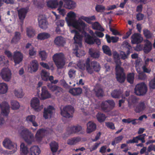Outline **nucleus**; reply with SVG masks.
<instances>
[{
	"label": "nucleus",
	"instance_id": "obj_1",
	"mask_svg": "<svg viewBox=\"0 0 155 155\" xmlns=\"http://www.w3.org/2000/svg\"><path fill=\"white\" fill-rule=\"evenodd\" d=\"M76 18V14L71 11L68 13L65 20L68 26L70 27L71 32L74 34V39L75 43H78L80 45L82 36L79 35L84 30L87 25L82 21L77 20Z\"/></svg>",
	"mask_w": 155,
	"mask_h": 155
},
{
	"label": "nucleus",
	"instance_id": "obj_2",
	"mask_svg": "<svg viewBox=\"0 0 155 155\" xmlns=\"http://www.w3.org/2000/svg\"><path fill=\"white\" fill-rule=\"evenodd\" d=\"M19 133L21 137L28 144H31L35 141L41 142L43 138L48 134V131L44 129L38 130L35 137L33 134L26 128L24 129Z\"/></svg>",
	"mask_w": 155,
	"mask_h": 155
},
{
	"label": "nucleus",
	"instance_id": "obj_3",
	"mask_svg": "<svg viewBox=\"0 0 155 155\" xmlns=\"http://www.w3.org/2000/svg\"><path fill=\"white\" fill-rule=\"evenodd\" d=\"M129 52H128L127 54L126 55L123 51L121 52L120 54L119 55L116 52H114L113 54L114 58L116 63V75L117 80L120 83L124 81L125 77L123 71V70L120 67L121 62L120 60V58L124 59L127 57V55L129 54Z\"/></svg>",
	"mask_w": 155,
	"mask_h": 155
},
{
	"label": "nucleus",
	"instance_id": "obj_4",
	"mask_svg": "<svg viewBox=\"0 0 155 155\" xmlns=\"http://www.w3.org/2000/svg\"><path fill=\"white\" fill-rule=\"evenodd\" d=\"M4 147L10 150H6L5 153L7 154H12L16 152L18 149V146L16 143L12 142L8 138H5L3 141Z\"/></svg>",
	"mask_w": 155,
	"mask_h": 155
},
{
	"label": "nucleus",
	"instance_id": "obj_5",
	"mask_svg": "<svg viewBox=\"0 0 155 155\" xmlns=\"http://www.w3.org/2000/svg\"><path fill=\"white\" fill-rule=\"evenodd\" d=\"M79 36H82L81 39V45H79L78 43H75L74 42V45L75 46H79L80 47L81 45V41L82 38L84 36L85 37V41L87 43L90 44H93L94 42L96 44L98 45H99L101 44V42L100 39L97 38H96L94 39L92 37H91L90 35L87 34L84 30L81 34Z\"/></svg>",
	"mask_w": 155,
	"mask_h": 155
},
{
	"label": "nucleus",
	"instance_id": "obj_6",
	"mask_svg": "<svg viewBox=\"0 0 155 155\" xmlns=\"http://www.w3.org/2000/svg\"><path fill=\"white\" fill-rule=\"evenodd\" d=\"M53 59L57 67L58 68H61L64 65V57L62 53L54 54L53 56Z\"/></svg>",
	"mask_w": 155,
	"mask_h": 155
},
{
	"label": "nucleus",
	"instance_id": "obj_7",
	"mask_svg": "<svg viewBox=\"0 0 155 155\" xmlns=\"http://www.w3.org/2000/svg\"><path fill=\"white\" fill-rule=\"evenodd\" d=\"M12 73L11 70L8 68H3L0 72V77L4 81H9L12 78Z\"/></svg>",
	"mask_w": 155,
	"mask_h": 155
},
{
	"label": "nucleus",
	"instance_id": "obj_8",
	"mask_svg": "<svg viewBox=\"0 0 155 155\" xmlns=\"http://www.w3.org/2000/svg\"><path fill=\"white\" fill-rule=\"evenodd\" d=\"M31 106L34 110L37 112L41 110L43 108V105L40 104V101L38 98L33 97L31 101Z\"/></svg>",
	"mask_w": 155,
	"mask_h": 155
},
{
	"label": "nucleus",
	"instance_id": "obj_9",
	"mask_svg": "<svg viewBox=\"0 0 155 155\" xmlns=\"http://www.w3.org/2000/svg\"><path fill=\"white\" fill-rule=\"evenodd\" d=\"M147 91L146 85L143 83H140L137 84L135 89V93L137 95H143L145 94Z\"/></svg>",
	"mask_w": 155,
	"mask_h": 155
},
{
	"label": "nucleus",
	"instance_id": "obj_10",
	"mask_svg": "<svg viewBox=\"0 0 155 155\" xmlns=\"http://www.w3.org/2000/svg\"><path fill=\"white\" fill-rule=\"evenodd\" d=\"M74 112L73 108L71 106H67L64 107L61 111V114L64 117L70 118L73 117Z\"/></svg>",
	"mask_w": 155,
	"mask_h": 155
},
{
	"label": "nucleus",
	"instance_id": "obj_11",
	"mask_svg": "<svg viewBox=\"0 0 155 155\" xmlns=\"http://www.w3.org/2000/svg\"><path fill=\"white\" fill-rule=\"evenodd\" d=\"M47 4L48 7L54 9L58 7H61L63 5V2L62 0H50L47 2Z\"/></svg>",
	"mask_w": 155,
	"mask_h": 155
},
{
	"label": "nucleus",
	"instance_id": "obj_12",
	"mask_svg": "<svg viewBox=\"0 0 155 155\" xmlns=\"http://www.w3.org/2000/svg\"><path fill=\"white\" fill-rule=\"evenodd\" d=\"M38 97L41 100H44L51 97V94L46 87L43 86L41 88V92Z\"/></svg>",
	"mask_w": 155,
	"mask_h": 155
},
{
	"label": "nucleus",
	"instance_id": "obj_13",
	"mask_svg": "<svg viewBox=\"0 0 155 155\" xmlns=\"http://www.w3.org/2000/svg\"><path fill=\"white\" fill-rule=\"evenodd\" d=\"M38 61L36 60H34L30 63L28 67V69L31 73L36 72L38 69Z\"/></svg>",
	"mask_w": 155,
	"mask_h": 155
},
{
	"label": "nucleus",
	"instance_id": "obj_14",
	"mask_svg": "<svg viewBox=\"0 0 155 155\" xmlns=\"http://www.w3.org/2000/svg\"><path fill=\"white\" fill-rule=\"evenodd\" d=\"M23 57L22 54L19 51H16L14 53L13 58L15 66L22 61Z\"/></svg>",
	"mask_w": 155,
	"mask_h": 155
},
{
	"label": "nucleus",
	"instance_id": "obj_15",
	"mask_svg": "<svg viewBox=\"0 0 155 155\" xmlns=\"http://www.w3.org/2000/svg\"><path fill=\"white\" fill-rule=\"evenodd\" d=\"M38 20L39 26L41 28L45 29L48 27V23L44 16L40 15Z\"/></svg>",
	"mask_w": 155,
	"mask_h": 155
},
{
	"label": "nucleus",
	"instance_id": "obj_16",
	"mask_svg": "<svg viewBox=\"0 0 155 155\" xmlns=\"http://www.w3.org/2000/svg\"><path fill=\"white\" fill-rule=\"evenodd\" d=\"M54 107L49 106L44 109L43 117L45 119L50 118L54 112Z\"/></svg>",
	"mask_w": 155,
	"mask_h": 155
},
{
	"label": "nucleus",
	"instance_id": "obj_17",
	"mask_svg": "<svg viewBox=\"0 0 155 155\" xmlns=\"http://www.w3.org/2000/svg\"><path fill=\"white\" fill-rule=\"evenodd\" d=\"M48 87L51 91L53 92L54 94L56 96H59L62 91V89L60 87L56 85L48 84Z\"/></svg>",
	"mask_w": 155,
	"mask_h": 155
},
{
	"label": "nucleus",
	"instance_id": "obj_18",
	"mask_svg": "<svg viewBox=\"0 0 155 155\" xmlns=\"http://www.w3.org/2000/svg\"><path fill=\"white\" fill-rule=\"evenodd\" d=\"M96 129V125L93 121H90L87 124L86 132L90 134L94 131Z\"/></svg>",
	"mask_w": 155,
	"mask_h": 155
},
{
	"label": "nucleus",
	"instance_id": "obj_19",
	"mask_svg": "<svg viewBox=\"0 0 155 155\" xmlns=\"http://www.w3.org/2000/svg\"><path fill=\"white\" fill-rule=\"evenodd\" d=\"M143 62L140 59H137L136 62L135 68L137 72L139 74V78L140 79H143V78L140 77V76L144 74L143 73L140 71V67L141 66Z\"/></svg>",
	"mask_w": 155,
	"mask_h": 155
},
{
	"label": "nucleus",
	"instance_id": "obj_20",
	"mask_svg": "<svg viewBox=\"0 0 155 155\" xmlns=\"http://www.w3.org/2000/svg\"><path fill=\"white\" fill-rule=\"evenodd\" d=\"M1 107L2 110V113L3 115H7L9 112V106L8 104L4 102L2 103Z\"/></svg>",
	"mask_w": 155,
	"mask_h": 155
},
{
	"label": "nucleus",
	"instance_id": "obj_21",
	"mask_svg": "<svg viewBox=\"0 0 155 155\" xmlns=\"http://www.w3.org/2000/svg\"><path fill=\"white\" fill-rule=\"evenodd\" d=\"M143 38L140 35L137 33L133 34L131 37V41L132 44H134L140 43L142 41Z\"/></svg>",
	"mask_w": 155,
	"mask_h": 155
},
{
	"label": "nucleus",
	"instance_id": "obj_22",
	"mask_svg": "<svg viewBox=\"0 0 155 155\" xmlns=\"http://www.w3.org/2000/svg\"><path fill=\"white\" fill-rule=\"evenodd\" d=\"M18 12L19 19L22 20L25 18L28 12V9L25 8H21L18 10Z\"/></svg>",
	"mask_w": 155,
	"mask_h": 155
},
{
	"label": "nucleus",
	"instance_id": "obj_23",
	"mask_svg": "<svg viewBox=\"0 0 155 155\" xmlns=\"http://www.w3.org/2000/svg\"><path fill=\"white\" fill-rule=\"evenodd\" d=\"M29 152L27 146L24 143H21L20 146V155H27Z\"/></svg>",
	"mask_w": 155,
	"mask_h": 155
},
{
	"label": "nucleus",
	"instance_id": "obj_24",
	"mask_svg": "<svg viewBox=\"0 0 155 155\" xmlns=\"http://www.w3.org/2000/svg\"><path fill=\"white\" fill-rule=\"evenodd\" d=\"M8 90V86L6 83L4 82L0 83V94H3L7 93Z\"/></svg>",
	"mask_w": 155,
	"mask_h": 155
},
{
	"label": "nucleus",
	"instance_id": "obj_25",
	"mask_svg": "<svg viewBox=\"0 0 155 155\" xmlns=\"http://www.w3.org/2000/svg\"><path fill=\"white\" fill-rule=\"evenodd\" d=\"M76 3L73 0H71L67 3H64L63 7L69 9H73L76 8Z\"/></svg>",
	"mask_w": 155,
	"mask_h": 155
},
{
	"label": "nucleus",
	"instance_id": "obj_26",
	"mask_svg": "<svg viewBox=\"0 0 155 155\" xmlns=\"http://www.w3.org/2000/svg\"><path fill=\"white\" fill-rule=\"evenodd\" d=\"M30 155H39L41 153V150L38 147L35 146L30 148Z\"/></svg>",
	"mask_w": 155,
	"mask_h": 155
},
{
	"label": "nucleus",
	"instance_id": "obj_27",
	"mask_svg": "<svg viewBox=\"0 0 155 155\" xmlns=\"http://www.w3.org/2000/svg\"><path fill=\"white\" fill-rule=\"evenodd\" d=\"M40 76L41 79L45 81H47L49 80L50 76V73L44 70H42L41 71Z\"/></svg>",
	"mask_w": 155,
	"mask_h": 155
},
{
	"label": "nucleus",
	"instance_id": "obj_28",
	"mask_svg": "<svg viewBox=\"0 0 155 155\" xmlns=\"http://www.w3.org/2000/svg\"><path fill=\"white\" fill-rule=\"evenodd\" d=\"M82 127L79 125H77L71 127L69 128V132L70 133H78L82 130Z\"/></svg>",
	"mask_w": 155,
	"mask_h": 155
},
{
	"label": "nucleus",
	"instance_id": "obj_29",
	"mask_svg": "<svg viewBox=\"0 0 155 155\" xmlns=\"http://www.w3.org/2000/svg\"><path fill=\"white\" fill-rule=\"evenodd\" d=\"M50 36L49 33L43 32L39 33L37 35V38L38 40H42L49 38Z\"/></svg>",
	"mask_w": 155,
	"mask_h": 155
},
{
	"label": "nucleus",
	"instance_id": "obj_30",
	"mask_svg": "<svg viewBox=\"0 0 155 155\" xmlns=\"http://www.w3.org/2000/svg\"><path fill=\"white\" fill-rule=\"evenodd\" d=\"M150 61H153L152 59H150L148 58H147L145 60V64L142 67L143 72H144L149 73L151 71V69L148 68L147 66L148 63Z\"/></svg>",
	"mask_w": 155,
	"mask_h": 155
},
{
	"label": "nucleus",
	"instance_id": "obj_31",
	"mask_svg": "<svg viewBox=\"0 0 155 155\" xmlns=\"http://www.w3.org/2000/svg\"><path fill=\"white\" fill-rule=\"evenodd\" d=\"M146 105L143 102H140L134 109V110L137 113H139L144 110L146 108Z\"/></svg>",
	"mask_w": 155,
	"mask_h": 155
},
{
	"label": "nucleus",
	"instance_id": "obj_32",
	"mask_svg": "<svg viewBox=\"0 0 155 155\" xmlns=\"http://www.w3.org/2000/svg\"><path fill=\"white\" fill-rule=\"evenodd\" d=\"M15 96L18 98H22L24 95V93L21 88L16 89L13 91Z\"/></svg>",
	"mask_w": 155,
	"mask_h": 155
},
{
	"label": "nucleus",
	"instance_id": "obj_33",
	"mask_svg": "<svg viewBox=\"0 0 155 155\" xmlns=\"http://www.w3.org/2000/svg\"><path fill=\"white\" fill-rule=\"evenodd\" d=\"M145 44L143 50L146 53L149 52L151 49L152 44L151 42L148 40L145 41Z\"/></svg>",
	"mask_w": 155,
	"mask_h": 155
},
{
	"label": "nucleus",
	"instance_id": "obj_34",
	"mask_svg": "<svg viewBox=\"0 0 155 155\" xmlns=\"http://www.w3.org/2000/svg\"><path fill=\"white\" fill-rule=\"evenodd\" d=\"M21 36L20 32H15L14 35L11 40V43L13 44L17 43L21 38Z\"/></svg>",
	"mask_w": 155,
	"mask_h": 155
},
{
	"label": "nucleus",
	"instance_id": "obj_35",
	"mask_svg": "<svg viewBox=\"0 0 155 155\" xmlns=\"http://www.w3.org/2000/svg\"><path fill=\"white\" fill-rule=\"evenodd\" d=\"M95 19V17L94 16H92L90 17H87L82 16H81L79 18V21L83 20L86 21L87 23L90 24L91 23V21L94 20Z\"/></svg>",
	"mask_w": 155,
	"mask_h": 155
},
{
	"label": "nucleus",
	"instance_id": "obj_36",
	"mask_svg": "<svg viewBox=\"0 0 155 155\" xmlns=\"http://www.w3.org/2000/svg\"><path fill=\"white\" fill-rule=\"evenodd\" d=\"M81 140V139L79 137H74L68 139L67 141V143L70 145H75Z\"/></svg>",
	"mask_w": 155,
	"mask_h": 155
},
{
	"label": "nucleus",
	"instance_id": "obj_37",
	"mask_svg": "<svg viewBox=\"0 0 155 155\" xmlns=\"http://www.w3.org/2000/svg\"><path fill=\"white\" fill-rule=\"evenodd\" d=\"M82 89L80 88L72 89L69 91V92L74 95H79L82 93Z\"/></svg>",
	"mask_w": 155,
	"mask_h": 155
},
{
	"label": "nucleus",
	"instance_id": "obj_38",
	"mask_svg": "<svg viewBox=\"0 0 155 155\" xmlns=\"http://www.w3.org/2000/svg\"><path fill=\"white\" fill-rule=\"evenodd\" d=\"M26 32L27 36L29 38L33 37L36 34L35 30L31 27L27 28Z\"/></svg>",
	"mask_w": 155,
	"mask_h": 155
},
{
	"label": "nucleus",
	"instance_id": "obj_39",
	"mask_svg": "<svg viewBox=\"0 0 155 155\" xmlns=\"http://www.w3.org/2000/svg\"><path fill=\"white\" fill-rule=\"evenodd\" d=\"M89 53L91 56L95 58H97L100 56V53L99 51H95L93 49H90L89 50Z\"/></svg>",
	"mask_w": 155,
	"mask_h": 155
},
{
	"label": "nucleus",
	"instance_id": "obj_40",
	"mask_svg": "<svg viewBox=\"0 0 155 155\" xmlns=\"http://www.w3.org/2000/svg\"><path fill=\"white\" fill-rule=\"evenodd\" d=\"M91 65L93 68L94 71H98L100 69V67L99 64L98 62L93 61L91 63Z\"/></svg>",
	"mask_w": 155,
	"mask_h": 155
},
{
	"label": "nucleus",
	"instance_id": "obj_41",
	"mask_svg": "<svg viewBox=\"0 0 155 155\" xmlns=\"http://www.w3.org/2000/svg\"><path fill=\"white\" fill-rule=\"evenodd\" d=\"M90 62V60L89 58H87L86 62V69L88 73L91 74L94 71L93 68L89 64V63Z\"/></svg>",
	"mask_w": 155,
	"mask_h": 155
},
{
	"label": "nucleus",
	"instance_id": "obj_42",
	"mask_svg": "<svg viewBox=\"0 0 155 155\" xmlns=\"http://www.w3.org/2000/svg\"><path fill=\"white\" fill-rule=\"evenodd\" d=\"M38 54L39 56L40 57L42 61H45L47 58L48 54L44 50L39 51Z\"/></svg>",
	"mask_w": 155,
	"mask_h": 155
},
{
	"label": "nucleus",
	"instance_id": "obj_43",
	"mask_svg": "<svg viewBox=\"0 0 155 155\" xmlns=\"http://www.w3.org/2000/svg\"><path fill=\"white\" fill-rule=\"evenodd\" d=\"M51 150L53 152H56L58 148V144L57 143L53 141L50 144Z\"/></svg>",
	"mask_w": 155,
	"mask_h": 155
},
{
	"label": "nucleus",
	"instance_id": "obj_44",
	"mask_svg": "<svg viewBox=\"0 0 155 155\" xmlns=\"http://www.w3.org/2000/svg\"><path fill=\"white\" fill-rule=\"evenodd\" d=\"M11 107L13 110H16L19 108L20 105L17 101L13 100L11 102Z\"/></svg>",
	"mask_w": 155,
	"mask_h": 155
},
{
	"label": "nucleus",
	"instance_id": "obj_45",
	"mask_svg": "<svg viewBox=\"0 0 155 155\" xmlns=\"http://www.w3.org/2000/svg\"><path fill=\"white\" fill-rule=\"evenodd\" d=\"M102 48L104 53L109 56L111 55V50L108 46L104 45L102 46Z\"/></svg>",
	"mask_w": 155,
	"mask_h": 155
},
{
	"label": "nucleus",
	"instance_id": "obj_46",
	"mask_svg": "<svg viewBox=\"0 0 155 155\" xmlns=\"http://www.w3.org/2000/svg\"><path fill=\"white\" fill-rule=\"evenodd\" d=\"M96 117L98 120L100 122L104 121L106 118L104 114L101 113H98Z\"/></svg>",
	"mask_w": 155,
	"mask_h": 155
},
{
	"label": "nucleus",
	"instance_id": "obj_47",
	"mask_svg": "<svg viewBox=\"0 0 155 155\" xmlns=\"http://www.w3.org/2000/svg\"><path fill=\"white\" fill-rule=\"evenodd\" d=\"M92 28L94 29L98 30L103 31L104 29L97 22L94 23L92 25Z\"/></svg>",
	"mask_w": 155,
	"mask_h": 155
},
{
	"label": "nucleus",
	"instance_id": "obj_48",
	"mask_svg": "<svg viewBox=\"0 0 155 155\" xmlns=\"http://www.w3.org/2000/svg\"><path fill=\"white\" fill-rule=\"evenodd\" d=\"M40 64L42 67L47 69H51V70H54V68L52 64L51 65L50 67L47 64L43 62H40Z\"/></svg>",
	"mask_w": 155,
	"mask_h": 155
},
{
	"label": "nucleus",
	"instance_id": "obj_49",
	"mask_svg": "<svg viewBox=\"0 0 155 155\" xmlns=\"http://www.w3.org/2000/svg\"><path fill=\"white\" fill-rule=\"evenodd\" d=\"M143 33L145 37L147 38H151L153 36L152 33L147 29H144L143 30Z\"/></svg>",
	"mask_w": 155,
	"mask_h": 155
},
{
	"label": "nucleus",
	"instance_id": "obj_50",
	"mask_svg": "<svg viewBox=\"0 0 155 155\" xmlns=\"http://www.w3.org/2000/svg\"><path fill=\"white\" fill-rule=\"evenodd\" d=\"M123 137L122 136H120L115 138L113 141H112L111 144L114 146L117 143L120 142L122 140Z\"/></svg>",
	"mask_w": 155,
	"mask_h": 155
},
{
	"label": "nucleus",
	"instance_id": "obj_51",
	"mask_svg": "<svg viewBox=\"0 0 155 155\" xmlns=\"http://www.w3.org/2000/svg\"><path fill=\"white\" fill-rule=\"evenodd\" d=\"M85 65L83 61H79L77 64V66L75 67L76 68H78L81 70H84L85 69Z\"/></svg>",
	"mask_w": 155,
	"mask_h": 155
},
{
	"label": "nucleus",
	"instance_id": "obj_52",
	"mask_svg": "<svg viewBox=\"0 0 155 155\" xmlns=\"http://www.w3.org/2000/svg\"><path fill=\"white\" fill-rule=\"evenodd\" d=\"M54 42L56 45H61L63 43V38L61 36L57 37L55 39Z\"/></svg>",
	"mask_w": 155,
	"mask_h": 155
},
{
	"label": "nucleus",
	"instance_id": "obj_53",
	"mask_svg": "<svg viewBox=\"0 0 155 155\" xmlns=\"http://www.w3.org/2000/svg\"><path fill=\"white\" fill-rule=\"evenodd\" d=\"M134 79V74L133 73H130L128 75L127 80L130 83L132 84L133 83Z\"/></svg>",
	"mask_w": 155,
	"mask_h": 155
},
{
	"label": "nucleus",
	"instance_id": "obj_54",
	"mask_svg": "<svg viewBox=\"0 0 155 155\" xmlns=\"http://www.w3.org/2000/svg\"><path fill=\"white\" fill-rule=\"evenodd\" d=\"M36 117L34 115H30L26 117V121L28 123L32 122L34 120H35Z\"/></svg>",
	"mask_w": 155,
	"mask_h": 155
},
{
	"label": "nucleus",
	"instance_id": "obj_55",
	"mask_svg": "<svg viewBox=\"0 0 155 155\" xmlns=\"http://www.w3.org/2000/svg\"><path fill=\"white\" fill-rule=\"evenodd\" d=\"M8 62V60L5 58L3 55H0V64L4 65L7 64Z\"/></svg>",
	"mask_w": 155,
	"mask_h": 155
},
{
	"label": "nucleus",
	"instance_id": "obj_56",
	"mask_svg": "<svg viewBox=\"0 0 155 155\" xmlns=\"http://www.w3.org/2000/svg\"><path fill=\"white\" fill-rule=\"evenodd\" d=\"M101 107L102 110L105 112H107L106 110L107 108L108 107V101H107L103 102L101 104Z\"/></svg>",
	"mask_w": 155,
	"mask_h": 155
},
{
	"label": "nucleus",
	"instance_id": "obj_57",
	"mask_svg": "<svg viewBox=\"0 0 155 155\" xmlns=\"http://www.w3.org/2000/svg\"><path fill=\"white\" fill-rule=\"evenodd\" d=\"M152 150L155 151V145L154 144H151L149 145L147 148V151L145 153L146 155H148L149 153Z\"/></svg>",
	"mask_w": 155,
	"mask_h": 155
},
{
	"label": "nucleus",
	"instance_id": "obj_58",
	"mask_svg": "<svg viewBox=\"0 0 155 155\" xmlns=\"http://www.w3.org/2000/svg\"><path fill=\"white\" fill-rule=\"evenodd\" d=\"M75 50H76L77 51L75 52L76 55L77 57H80L81 56H82L85 54V53L83 50H78L77 49V48L74 49Z\"/></svg>",
	"mask_w": 155,
	"mask_h": 155
},
{
	"label": "nucleus",
	"instance_id": "obj_59",
	"mask_svg": "<svg viewBox=\"0 0 155 155\" xmlns=\"http://www.w3.org/2000/svg\"><path fill=\"white\" fill-rule=\"evenodd\" d=\"M96 10L98 12H102L105 10V8L103 6L98 5L96 6Z\"/></svg>",
	"mask_w": 155,
	"mask_h": 155
},
{
	"label": "nucleus",
	"instance_id": "obj_60",
	"mask_svg": "<svg viewBox=\"0 0 155 155\" xmlns=\"http://www.w3.org/2000/svg\"><path fill=\"white\" fill-rule=\"evenodd\" d=\"M120 93L116 91H114L112 92L111 94L112 96L115 98H119Z\"/></svg>",
	"mask_w": 155,
	"mask_h": 155
},
{
	"label": "nucleus",
	"instance_id": "obj_61",
	"mask_svg": "<svg viewBox=\"0 0 155 155\" xmlns=\"http://www.w3.org/2000/svg\"><path fill=\"white\" fill-rule=\"evenodd\" d=\"M37 51L34 47H31L29 51V54L30 56H35L36 54Z\"/></svg>",
	"mask_w": 155,
	"mask_h": 155
},
{
	"label": "nucleus",
	"instance_id": "obj_62",
	"mask_svg": "<svg viewBox=\"0 0 155 155\" xmlns=\"http://www.w3.org/2000/svg\"><path fill=\"white\" fill-rule=\"evenodd\" d=\"M95 90L96 95L97 96H101L103 95V92L101 88L97 89V88H96Z\"/></svg>",
	"mask_w": 155,
	"mask_h": 155
},
{
	"label": "nucleus",
	"instance_id": "obj_63",
	"mask_svg": "<svg viewBox=\"0 0 155 155\" xmlns=\"http://www.w3.org/2000/svg\"><path fill=\"white\" fill-rule=\"evenodd\" d=\"M61 7H59L58 9V11L59 13L63 16H64L65 15L66 11V10L64 8H62Z\"/></svg>",
	"mask_w": 155,
	"mask_h": 155
},
{
	"label": "nucleus",
	"instance_id": "obj_64",
	"mask_svg": "<svg viewBox=\"0 0 155 155\" xmlns=\"http://www.w3.org/2000/svg\"><path fill=\"white\" fill-rule=\"evenodd\" d=\"M150 86L152 88H155V75L154 78L150 82Z\"/></svg>",
	"mask_w": 155,
	"mask_h": 155
}]
</instances>
